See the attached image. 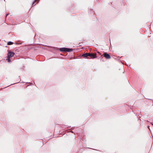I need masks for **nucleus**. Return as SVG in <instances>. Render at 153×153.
<instances>
[{
	"instance_id": "nucleus-1",
	"label": "nucleus",
	"mask_w": 153,
	"mask_h": 153,
	"mask_svg": "<svg viewBox=\"0 0 153 153\" xmlns=\"http://www.w3.org/2000/svg\"><path fill=\"white\" fill-rule=\"evenodd\" d=\"M60 50L61 51L64 52H70L72 51V49L70 48H60Z\"/></svg>"
},
{
	"instance_id": "nucleus-2",
	"label": "nucleus",
	"mask_w": 153,
	"mask_h": 153,
	"mask_svg": "<svg viewBox=\"0 0 153 153\" xmlns=\"http://www.w3.org/2000/svg\"><path fill=\"white\" fill-rule=\"evenodd\" d=\"M103 55L104 57L106 59H110L111 58L110 55L107 53H104Z\"/></svg>"
},
{
	"instance_id": "nucleus-3",
	"label": "nucleus",
	"mask_w": 153,
	"mask_h": 153,
	"mask_svg": "<svg viewBox=\"0 0 153 153\" xmlns=\"http://www.w3.org/2000/svg\"><path fill=\"white\" fill-rule=\"evenodd\" d=\"M14 55V53L13 52H10L8 53L7 56L9 58H10L13 57Z\"/></svg>"
},
{
	"instance_id": "nucleus-4",
	"label": "nucleus",
	"mask_w": 153,
	"mask_h": 153,
	"mask_svg": "<svg viewBox=\"0 0 153 153\" xmlns=\"http://www.w3.org/2000/svg\"><path fill=\"white\" fill-rule=\"evenodd\" d=\"M89 56L91 57L92 58H94L97 57L96 54L95 53H89Z\"/></svg>"
},
{
	"instance_id": "nucleus-5",
	"label": "nucleus",
	"mask_w": 153,
	"mask_h": 153,
	"mask_svg": "<svg viewBox=\"0 0 153 153\" xmlns=\"http://www.w3.org/2000/svg\"><path fill=\"white\" fill-rule=\"evenodd\" d=\"M39 0H35L33 2L32 5L34 6L35 5L36 3H37Z\"/></svg>"
},
{
	"instance_id": "nucleus-6",
	"label": "nucleus",
	"mask_w": 153,
	"mask_h": 153,
	"mask_svg": "<svg viewBox=\"0 0 153 153\" xmlns=\"http://www.w3.org/2000/svg\"><path fill=\"white\" fill-rule=\"evenodd\" d=\"M89 55V53H86L84 54L83 56L84 57H87Z\"/></svg>"
},
{
	"instance_id": "nucleus-7",
	"label": "nucleus",
	"mask_w": 153,
	"mask_h": 153,
	"mask_svg": "<svg viewBox=\"0 0 153 153\" xmlns=\"http://www.w3.org/2000/svg\"><path fill=\"white\" fill-rule=\"evenodd\" d=\"M13 43L12 42H8L7 44L8 45H10L13 44Z\"/></svg>"
},
{
	"instance_id": "nucleus-8",
	"label": "nucleus",
	"mask_w": 153,
	"mask_h": 153,
	"mask_svg": "<svg viewBox=\"0 0 153 153\" xmlns=\"http://www.w3.org/2000/svg\"><path fill=\"white\" fill-rule=\"evenodd\" d=\"M10 58H9L8 57H7V59H6V60L8 62H11V61L10 60Z\"/></svg>"
}]
</instances>
